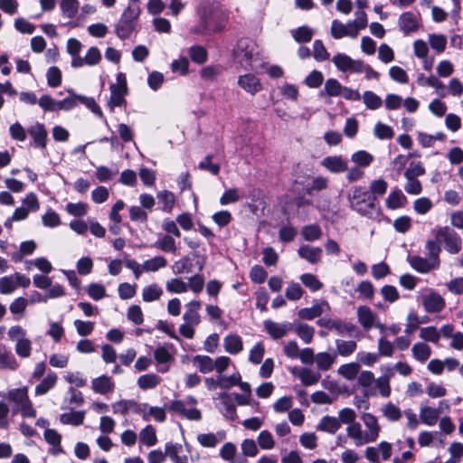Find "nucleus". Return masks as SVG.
<instances>
[{"label":"nucleus","instance_id":"nucleus-8","mask_svg":"<svg viewBox=\"0 0 463 463\" xmlns=\"http://www.w3.org/2000/svg\"><path fill=\"white\" fill-rule=\"evenodd\" d=\"M214 400L218 401L216 406L223 416L231 420L236 418V407L233 394L227 392L219 393Z\"/></svg>","mask_w":463,"mask_h":463},{"label":"nucleus","instance_id":"nucleus-35","mask_svg":"<svg viewBox=\"0 0 463 463\" xmlns=\"http://www.w3.org/2000/svg\"><path fill=\"white\" fill-rule=\"evenodd\" d=\"M411 353H412L413 357L417 361H419L420 363H424L430 358V356L431 354V349L424 342H418L413 345V346L411 348Z\"/></svg>","mask_w":463,"mask_h":463},{"label":"nucleus","instance_id":"nucleus-25","mask_svg":"<svg viewBox=\"0 0 463 463\" xmlns=\"http://www.w3.org/2000/svg\"><path fill=\"white\" fill-rule=\"evenodd\" d=\"M110 98L108 101V106L110 110H113L115 107H120L126 103L125 96L128 93V90H121L120 88L110 85Z\"/></svg>","mask_w":463,"mask_h":463},{"label":"nucleus","instance_id":"nucleus-49","mask_svg":"<svg viewBox=\"0 0 463 463\" xmlns=\"http://www.w3.org/2000/svg\"><path fill=\"white\" fill-rule=\"evenodd\" d=\"M165 288L170 293L182 294L188 290V285L182 279L175 278L166 281Z\"/></svg>","mask_w":463,"mask_h":463},{"label":"nucleus","instance_id":"nucleus-1","mask_svg":"<svg viewBox=\"0 0 463 463\" xmlns=\"http://www.w3.org/2000/svg\"><path fill=\"white\" fill-rule=\"evenodd\" d=\"M349 207L359 215L373 221L380 222L382 209L374 195L361 185L350 188L347 193Z\"/></svg>","mask_w":463,"mask_h":463},{"label":"nucleus","instance_id":"nucleus-37","mask_svg":"<svg viewBox=\"0 0 463 463\" xmlns=\"http://www.w3.org/2000/svg\"><path fill=\"white\" fill-rule=\"evenodd\" d=\"M167 260L164 256H156L143 262V269L146 272H156L165 268Z\"/></svg>","mask_w":463,"mask_h":463},{"label":"nucleus","instance_id":"nucleus-58","mask_svg":"<svg viewBox=\"0 0 463 463\" xmlns=\"http://www.w3.org/2000/svg\"><path fill=\"white\" fill-rule=\"evenodd\" d=\"M352 60L347 54L337 53L333 57L332 61L340 71L346 72L349 71Z\"/></svg>","mask_w":463,"mask_h":463},{"label":"nucleus","instance_id":"nucleus-50","mask_svg":"<svg viewBox=\"0 0 463 463\" xmlns=\"http://www.w3.org/2000/svg\"><path fill=\"white\" fill-rule=\"evenodd\" d=\"M359 369L360 365L357 363H350L341 365L337 372L346 380L352 381L356 378Z\"/></svg>","mask_w":463,"mask_h":463},{"label":"nucleus","instance_id":"nucleus-61","mask_svg":"<svg viewBox=\"0 0 463 463\" xmlns=\"http://www.w3.org/2000/svg\"><path fill=\"white\" fill-rule=\"evenodd\" d=\"M373 134L379 139H391L394 132L390 126L378 122L374 126Z\"/></svg>","mask_w":463,"mask_h":463},{"label":"nucleus","instance_id":"nucleus-24","mask_svg":"<svg viewBox=\"0 0 463 463\" xmlns=\"http://www.w3.org/2000/svg\"><path fill=\"white\" fill-rule=\"evenodd\" d=\"M341 428L340 420L333 416L326 415L322 417L319 423L317 426V430L326 432L329 434H335Z\"/></svg>","mask_w":463,"mask_h":463},{"label":"nucleus","instance_id":"nucleus-56","mask_svg":"<svg viewBox=\"0 0 463 463\" xmlns=\"http://www.w3.org/2000/svg\"><path fill=\"white\" fill-rule=\"evenodd\" d=\"M60 6L63 15L67 16L68 18H73L78 13L79 1L61 0Z\"/></svg>","mask_w":463,"mask_h":463},{"label":"nucleus","instance_id":"nucleus-12","mask_svg":"<svg viewBox=\"0 0 463 463\" xmlns=\"http://www.w3.org/2000/svg\"><path fill=\"white\" fill-rule=\"evenodd\" d=\"M422 305L428 313H438L445 307L446 302L439 293L431 291L423 298Z\"/></svg>","mask_w":463,"mask_h":463},{"label":"nucleus","instance_id":"nucleus-4","mask_svg":"<svg viewBox=\"0 0 463 463\" xmlns=\"http://www.w3.org/2000/svg\"><path fill=\"white\" fill-rule=\"evenodd\" d=\"M70 96L59 100V110H71L77 107L79 104H83L92 113L96 114L100 118H104L103 113L97 104L95 99L91 97L76 94L72 90H68Z\"/></svg>","mask_w":463,"mask_h":463},{"label":"nucleus","instance_id":"nucleus-32","mask_svg":"<svg viewBox=\"0 0 463 463\" xmlns=\"http://www.w3.org/2000/svg\"><path fill=\"white\" fill-rule=\"evenodd\" d=\"M336 351L334 354H337L338 355L347 357L354 354L357 348V344L354 340H343L336 339L335 341Z\"/></svg>","mask_w":463,"mask_h":463},{"label":"nucleus","instance_id":"nucleus-28","mask_svg":"<svg viewBox=\"0 0 463 463\" xmlns=\"http://www.w3.org/2000/svg\"><path fill=\"white\" fill-rule=\"evenodd\" d=\"M407 202L406 196L402 194V192L395 188L393 189L388 195L385 200L386 207L391 210H395L404 206Z\"/></svg>","mask_w":463,"mask_h":463},{"label":"nucleus","instance_id":"nucleus-53","mask_svg":"<svg viewBox=\"0 0 463 463\" xmlns=\"http://www.w3.org/2000/svg\"><path fill=\"white\" fill-rule=\"evenodd\" d=\"M301 235L307 241L318 240L322 235V230L317 224L306 225L301 230Z\"/></svg>","mask_w":463,"mask_h":463},{"label":"nucleus","instance_id":"nucleus-33","mask_svg":"<svg viewBox=\"0 0 463 463\" xmlns=\"http://www.w3.org/2000/svg\"><path fill=\"white\" fill-rule=\"evenodd\" d=\"M187 52H188L190 59L194 63L203 64L208 60V52L202 45H198V44L192 45L188 49Z\"/></svg>","mask_w":463,"mask_h":463},{"label":"nucleus","instance_id":"nucleus-29","mask_svg":"<svg viewBox=\"0 0 463 463\" xmlns=\"http://www.w3.org/2000/svg\"><path fill=\"white\" fill-rule=\"evenodd\" d=\"M223 347L227 353L236 354L242 350L243 343L241 336L231 334L224 337Z\"/></svg>","mask_w":463,"mask_h":463},{"label":"nucleus","instance_id":"nucleus-21","mask_svg":"<svg viewBox=\"0 0 463 463\" xmlns=\"http://www.w3.org/2000/svg\"><path fill=\"white\" fill-rule=\"evenodd\" d=\"M298 253L300 258L307 260L311 264H315L321 259L322 249L319 247L302 245L299 247Z\"/></svg>","mask_w":463,"mask_h":463},{"label":"nucleus","instance_id":"nucleus-2","mask_svg":"<svg viewBox=\"0 0 463 463\" xmlns=\"http://www.w3.org/2000/svg\"><path fill=\"white\" fill-rule=\"evenodd\" d=\"M425 248L428 251V258L419 255L408 256L407 260L411 267L420 274H426L436 270L440 266L439 253L441 251L440 241L437 239L428 240Z\"/></svg>","mask_w":463,"mask_h":463},{"label":"nucleus","instance_id":"nucleus-55","mask_svg":"<svg viewBox=\"0 0 463 463\" xmlns=\"http://www.w3.org/2000/svg\"><path fill=\"white\" fill-rule=\"evenodd\" d=\"M363 99L366 108L372 110L379 109L383 104L382 99L371 90L364 92Z\"/></svg>","mask_w":463,"mask_h":463},{"label":"nucleus","instance_id":"nucleus-51","mask_svg":"<svg viewBox=\"0 0 463 463\" xmlns=\"http://www.w3.org/2000/svg\"><path fill=\"white\" fill-rule=\"evenodd\" d=\"M341 90H343V86L337 80L332 78L326 80L324 90L320 92V95L326 93L330 97H336L340 96Z\"/></svg>","mask_w":463,"mask_h":463},{"label":"nucleus","instance_id":"nucleus-18","mask_svg":"<svg viewBox=\"0 0 463 463\" xmlns=\"http://www.w3.org/2000/svg\"><path fill=\"white\" fill-rule=\"evenodd\" d=\"M357 318L364 330L371 329L377 319V315L367 306H360L357 308Z\"/></svg>","mask_w":463,"mask_h":463},{"label":"nucleus","instance_id":"nucleus-52","mask_svg":"<svg viewBox=\"0 0 463 463\" xmlns=\"http://www.w3.org/2000/svg\"><path fill=\"white\" fill-rule=\"evenodd\" d=\"M194 364L203 373H210L214 369L213 360L207 355H196Z\"/></svg>","mask_w":463,"mask_h":463},{"label":"nucleus","instance_id":"nucleus-57","mask_svg":"<svg viewBox=\"0 0 463 463\" xmlns=\"http://www.w3.org/2000/svg\"><path fill=\"white\" fill-rule=\"evenodd\" d=\"M387 188H388L387 182L383 178H379L376 180H373L370 183L368 191L371 194V195H374L375 198L377 199L378 196H382L386 193Z\"/></svg>","mask_w":463,"mask_h":463},{"label":"nucleus","instance_id":"nucleus-40","mask_svg":"<svg viewBox=\"0 0 463 463\" xmlns=\"http://www.w3.org/2000/svg\"><path fill=\"white\" fill-rule=\"evenodd\" d=\"M57 375L54 373H49L47 376L35 387L36 395H43L55 386Z\"/></svg>","mask_w":463,"mask_h":463},{"label":"nucleus","instance_id":"nucleus-44","mask_svg":"<svg viewBox=\"0 0 463 463\" xmlns=\"http://www.w3.org/2000/svg\"><path fill=\"white\" fill-rule=\"evenodd\" d=\"M155 246L164 252L175 253L177 250L175 239L169 234L158 238Z\"/></svg>","mask_w":463,"mask_h":463},{"label":"nucleus","instance_id":"nucleus-47","mask_svg":"<svg viewBox=\"0 0 463 463\" xmlns=\"http://www.w3.org/2000/svg\"><path fill=\"white\" fill-rule=\"evenodd\" d=\"M193 262L191 259L184 256L178 260L175 261L172 265L173 273L175 275H181L184 273H189L192 271Z\"/></svg>","mask_w":463,"mask_h":463},{"label":"nucleus","instance_id":"nucleus-26","mask_svg":"<svg viewBox=\"0 0 463 463\" xmlns=\"http://www.w3.org/2000/svg\"><path fill=\"white\" fill-rule=\"evenodd\" d=\"M325 307L329 308L327 302L323 301L320 304L313 305L311 307L301 308L298 315L302 319L312 320L324 313Z\"/></svg>","mask_w":463,"mask_h":463},{"label":"nucleus","instance_id":"nucleus-39","mask_svg":"<svg viewBox=\"0 0 463 463\" xmlns=\"http://www.w3.org/2000/svg\"><path fill=\"white\" fill-rule=\"evenodd\" d=\"M157 199L158 202L162 204V211L165 213L172 212L175 203V197L172 192L167 190L161 191L157 194Z\"/></svg>","mask_w":463,"mask_h":463},{"label":"nucleus","instance_id":"nucleus-6","mask_svg":"<svg viewBox=\"0 0 463 463\" xmlns=\"http://www.w3.org/2000/svg\"><path fill=\"white\" fill-rule=\"evenodd\" d=\"M258 54L257 43L248 38L239 40L233 51L235 61L244 69L251 67V62Z\"/></svg>","mask_w":463,"mask_h":463},{"label":"nucleus","instance_id":"nucleus-27","mask_svg":"<svg viewBox=\"0 0 463 463\" xmlns=\"http://www.w3.org/2000/svg\"><path fill=\"white\" fill-rule=\"evenodd\" d=\"M337 354L320 352L317 354L315 362L320 371H328L336 361Z\"/></svg>","mask_w":463,"mask_h":463},{"label":"nucleus","instance_id":"nucleus-20","mask_svg":"<svg viewBox=\"0 0 463 463\" xmlns=\"http://www.w3.org/2000/svg\"><path fill=\"white\" fill-rule=\"evenodd\" d=\"M346 435L354 439V445L357 447L369 443L366 434L363 433L361 424L359 422H353L346 428Z\"/></svg>","mask_w":463,"mask_h":463},{"label":"nucleus","instance_id":"nucleus-5","mask_svg":"<svg viewBox=\"0 0 463 463\" xmlns=\"http://www.w3.org/2000/svg\"><path fill=\"white\" fill-rule=\"evenodd\" d=\"M5 398L16 405V410L21 412L23 417L34 418L36 416V411L28 396V387L12 389L8 391Z\"/></svg>","mask_w":463,"mask_h":463},{"label":"nucleus","instance_id":"nucleus-9","mask_svg":"<svg viewBox=\"0 0 463 463\" xmlns=\"http://www.w3.org/2000/svg\"><path fill=\"white\" fill-rule=\"evenodd\" d=\"M169 410L189 420L198 421L202 419L200 410L195 407L187 408L185 406V402L180 400L171 402L169 404Z\"/></svg>","mask_w":463,"mask_h":463},{"label":"nucleus","instance_id":"nucleus-34","mask_svg":"<svg viewBox=\"0 0 463 463\" xmlns=\"http://www.w3.org/2000/svg\"><path fill=\"white\" fill-rule=\"evenodd\" d=\"M161 383V378L156 373H146L138 377L137 386L141 390H149L156 388Z\"/></svg>","mask_w":463,"mask_h":463},{"label":"nucleus","instance_id":"nucleus-30","mask_svg":"<svg viewBox=\"0 0 463 463\" xmlns=\"http://www.w3.org/2000/svg\"><path fill=\"white\" fill-rule=\"evenodd\" d=\"M440 413L441 411L439 409L422 406L420 411V419L424 424L433 426L437 423Z\"/></svg>","mask_w":463,"mask_h":463},{"label":"nucleus","instance_id":"nucleus-13","mask_svg":"<svg viewBox=\"0 0 463 463\" xmlns=\"http://www.w3.org/2000/svg\"><path fill=\"white\" fill-rule=\"evenodd\" d=\"M321 165L334 174L343 173L348 169V163L340 156H326L321 161Z\"/></svg>","mask_w":463,"mask_h":463},{"label":"nucleus","instance_id":"nucleus-14","mask_svg":"<svg viewBox=\"0 0 463 463\" xmlns=\"http://www.w3.org/2000/svg\"><path fill=\"white\" fill-rule=\"evenodd\" d=\"M398 24L405 34L417 31L420 26L418 16L411 12L402 14L399 17Z\"/></svg>","mask_w":463,"mask_h":463},{"label":"nucleus","instance_id":"nucleus-38","mask_svg":"<svg viewBox=\"0 0 463 463\" xmlns=\"http://www.w3.org/2000/svg\"><path fill=\"white\" fill-rule=\"evenodd\" d=\"M351 160L358 167L365 168L373 162L374 157L372 154L365 150H359L351 156Z\"/></svg>","mask_w":463,"mask_h":463},{"label":"nucleus","instance_id":"nucleus-45","mask_svg":"<svg viewBox=\"0 0 463 463\" xmlns=\"http://www.w3.org/2000/svg\"><path fill=\"white\" fill-rule=\"evenodd\" d=\"M333 330L340 335L352 336L354 331L357 330V327L353 323L335 319Z\"/></svg>","mask_w":463,"mask_h":463},{"label":"nucleus","instance_id":"nucleus-11","mask_svg":"<svg viewBox=\"0 0 463 463\" xmlns=\"http://www.w3.org/2000/svg\"><path fill=\"white\" fill-rule=\"evenodd\" d=\"M266 332L274 339L279 340L285 336L288 332L293 328V324L289 322L277 323L271 320L264 322Z\"/></svg>","mask_w":463,"mask_h":463},{"label":"nucleus","instance_id":"nucleus-10","mask_svg":"<svg viewBox=\"0 0 463 463\" xmlns=\"http://www.w3.org/2000/svg\"><path fill=\"white\" fill-rule=\"evenodd\" d=\"M27 133L31 136L35 147L46 148L48 132L43 124L36 122L28 128Z\"/></svg>","mask_w":463,"mask_h":463},{"label":"nucleus","instance_id":"nucleus-48","mask_svg":"<svg viewBox=\"0 0 463 463\" xmlns=\"http://www.w3.org/2000/svg\"><path fill=\"white\" fill-rule=\"evenodd\" d=\"M84 417V411H71L67 413H62L60 417V420L62 424H71L78 426L83 423Z\"/></svg>","mask_w":463,"mask_h":463},{"label":"nucleus","instance_id":"nucleus-23","mask_svg":"<svg viewBox=\"0 0 463 463\" xmlns=\"http://www.w3.org/2000/svg\"><path fill=\"white\" fill-rule=\"evenodd\" d=\"M165 457L167 456L174 463H186L187 457L180 456L183 452V446L178 443H166L165 448Z\"/></svg>","mask_w":463,"mask_h":463},{"label":"nucleus","instance_id":"nucleus-41","mask_svg":"<svg viewBox=\"0 0 463 463\" xmlns=\"http://www.w3.org/2000/svg\"><path fill=\"white\" fill-rule=\"evenodd\" d=\"M163 295V289L156 283L145 287L142 290V298L145 302L157 300Z\"/></svg>","mask_w":463,"mask_h":463},{"label":"nucleus","instance_id":"nucleus-3","mask_svg":"<svg viewBox=\"0 0 463 463\" xmlns=\"http://www.w3.org/2000/svg\"><path fill=\"white\" fill-rule=\"evenodd\" d=\"M139 14L140 8L138 6L130 5L127 6L115 25V33L119 39L125 40L130 37L136 30Z\"/></svg>","mask_w":463,"mask_h":463},{"label":"nucleus","instance_id":"nucleus-59","mask_svg":"<svg viewBox=\"0 0 463 463\" xmlns=\"http://www.w3.org/2000/svg\"><path fill=\"white\" fill-rule=\"evenodd\" d=\"M420 337L425 341L437 344L440 338V333L435 326H426L420 328Z\"/></svg>","mask_w":463,"mask_h":463},{"label":"nucleus","instance_id":"nucleus-22","mask_svg":"<svg viewBox=\"0 0 463 463\" xmlns=\"http://www.w3.org/2000/svg\"><path fill=\"white\" fill-rule=\"evenodd\" d=\"M201 308V303L196 300H193L186 305V311L184 312L183 318L185 323L197 326L201 321V317L198 313Z\"/></svg>","mask_w":463,"mask_h":463},{"label":"nucleus","instance_id":"nucleus-60","mask_svg":"<svg viewBox=\"0 0 463 463\" xmlns=\"http://www.w3.org/2000/svg\"><path fill=\"white\" fill-rule=\"evenodd\" d=\"M16 281L14 274L5 276L0 279V293L8 295L12 294L16 289Z\"/></svg>","mask_w":463,"mask_h":463},{"label":"nucleus","instance_id":"nucleus-63","mask_svg":"<svg viewBox=\"0 0 463 463\" xmlns=\"http://www.w3.org/2000/svg\"><path fill=\"white\" fill-rule=\"evenodd\" d=\"M46 77L48 85L52 88H56L61 83V71L56 66L49 68L46 73Z\"/></svg>","mask_w":463,"mask_h":463},{"label":"nucleus","instance_id":"nucleus-17","mask_svg":"<svg viewBox=\"0 0 463 463\" xmlns=\"http://www.w3.org/2000/svg\"><path fill=\"white\" fill-rule=\"evenodd\" d=\"M91 388L96 393L105 395L114 391L115 383L110 377L104 374L91 381Z\"/></svg>","mask_w":463,"mask_h":463},{"label":"nucleus","instance_id":"nucleus-54","mask_svg":"<svg viewBox=\"0 0 463 463\" xmlns=\"http://www.w3.org/2000/svg\"><path fill=\"white\" fill-rule=\"evenodd\" d=\"M293 38L298 43H308L313 37V30L303 25L291 32Z\"/></svg>","mask_w":463,"mask_h":463},{"label":"nucleus","instance_id":"nucleus-46","mask_svg":"<svg viewBox=\"0 0 463 463\" xmlns=\"http://www.w3.org/2000/svg\"><path fill=\"white\" fill-rule=\"evenodd\" d=\"M139 439L140 441L147 447L156 445L157 438L155 428L152 425L145 427L139 433Z\"/></svg>","mask_w":463,"mask_h":463},{"label":"nucleus","instance_id":"nucleus-43","mask_svg":"<svg viewBox=\"0 0 463 463\" xmlns=\"http://www.w3.org/2000/svg\"><path fill=\"white\" fill-rule=\"evenodd\" d=\"M151 419H154L158 422H164L166 419L165 409L162 407L149 406L146 404V415L144 416L143 420L148 421Z\"/></svg>","mask_w":463,"mask_h":463},{"label":"nucleus","instance_id":"nucleus-31","mask_svg":"<svg viewBox=\"0 0 463 463\" xmlns=\"http://www.w3.org/2000/svg\"><path fill=\"white\" fill-rule=\"evenodd\" d=\"M292 330L298 335V336L305 343L310 344L315 335V328L303 323H292Z\"/></svg>","mask_w":463,"mask_h":463},{"label":"nucleus","instance_id":"nucleus-62","mask_svg":"<svg viewBox=\"0 0 463 463\" xmlns=\"http://www.w3.org/2000/svg\"><path fill=\"white\" fill-rule=\"evenodd\" d=\"M301 282L307 287L311 291H317L322 288L323 284L318 280V279L311 274L305 273L300 277Z\"/></svg>","mask_w":463,"mask_h":463},{"label":"nucleus","instance_id":"nucleus-16","mask_svg":"<svg viewBox=\"0 0 463 463\" xmlns=\"http://www.w3.org/2000/svg\"><path fill=\"white\" fill-rule=\"evenodd\" d=\"M238 85L248 93L256 94L260 88V79L256 74L246 73L238 78Z\"/></svg>","mask_w":463,"mask_h":463},{"label":"nucleus","instance_id":"nucleus-36","mask_svg":"<svg viewBox=\"0 0 463 463\" xmlns=\"http://www.w3.org/2000/svg\"><path fill=\"white\" fill-rule=\"evenodd\" d=\"M46 442L53 446L52 453L53 455L61 453L63 450L61 447V436L53 429H46L43 433Z\"/></svg>","mask_w":463,"mask_h":463},{"label":"nucleus","instance_id":"nucleus-19","mask_svg":"<svg viewBox=\"0 0 463 463\" xmlns=\"http://www.w3.org/2000/svg\"><path fill=\"white\" fill-rule=\"evenodd\" d=\"M155 360L159 364L157 371L159 373H166L169 370L167 364L173 360V356L165 346H158L154 351Z\"/></svg>","mask_w":463,"mask_h":463},{"label":"nucleus","instance_id":"nucleus-15","mask_svg":"<svg viewBox=\"0 0 463 463\" xmlns=\"http://www.w3.org/2000/svg\"><path fill=\"white\" fill-rule=\"evenodd\" d=\"M362 420L367 428L368 431L365 432L367 440L370 442H373L379 437V433L381 430V427L378 424L377 418L371 413H364L362 415Z\"/></svg>","mask_w":463,"mask_h":463},{"label":"nucleus","instance_id":"nucleus-64","mask_svg":"<svg viewBox=\"0 0 463 463\" xmlns=\"http://www.w3.org/2000/svg\"><path fill=\"white\" fill-rule=\"evenodd\" d=\"M394 353V345L385 336L378 339V354L381 356L391 357Z\"/></svg>","mask_w":463,"mask_h":463},{"label":"nucleus","instance_id":"nucleus-7","mask_svg":"<svg viewBox=\"0 0 463 463\" xmlns=\"http://www.w3.org/2000/svg\"><path fill=\"white\" fill-rule=\"evenodd\" d=\"M437 239L444 245L449 254H458L462 248V240L459 234L449 226L439 227L436 231Z\"/></svg>","mask_w":463,"mask_h":463},{"label":"nucleus","instance_id":"nucleus-42","mask_svg":"<svg viewBox=\"0 0 463 463\" xmlns=\"http://www.w3.org/2000/svg\"><path fill=\"white\" fill-rule=\"evenodd\" d=\"M298 376L306 386L316 384L321 378L320 373L308 368H302Z\"/></svg>","mask_w":463,"mask_h":463}]
</instances>
